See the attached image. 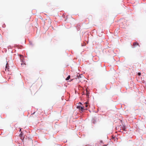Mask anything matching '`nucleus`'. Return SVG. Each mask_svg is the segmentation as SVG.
<instances>
[{"instance_id": "nucleus-1", "label": "nucleus", "mask_w": 146, "mask_h": 146, "mask_svg": "<svg viewBox=\"0 0 146 146\" xmlns=\"http://www.w3.org/2000/svg\"><path fill=\"white\" fill-rule=\"evenodd\" d=\"M82 105V106H77V108L79 109L80 110H81L82 111L84 110H87V108H85L84 106H83Z\"/></svg>"}, {"instance_id": "nucleus-2", "label": "nucleus", "mask_w": 146, "mask_h": 146, "mask_svg": "<svg viewBox=\"0 0 146 146\" xmlns=\"http://www.w3.org/2000/svg\"><path fill=\"white\" fill-rule=\"evenodd\" d=\"M77 77L78 79H79L80 81L82 80V78H84V76L82 74H79L78 75H77Z\"/></svg>"}, {"instance_id": "nucleus-4", "label": "nucleus", "mask_w": 146, "mask_h": 146, "mask_svg": "<svg viewBox=\"0 0 146 146\" xmlns=\"http://www.w3.org/2000/svg\"><path fill=\"white\" fill-rule=\"evenodd\" d=\"M9 66L8 65L7 63L5 66V70L6 71H9Z\"/></svg>"}, {"instance_id": "nucleus-11", "label": "nucleus", "mask_w": 146, "mask_h": 146, "mask_svg": "<svg viewBox=\"0 0 146 146\" xmlns=\"http://www.w3.org/2000/svg\"><path fill=\"white\" fill-rule=\"evenodd\" d=\"M138 74L139 76H140L141 75V73L140 72H139L138 73Z\"/></svg>"}, {"instance_id": "nucleus-7", "label": "nucleus", "mask_w": 146, "mask_h": 146, "mask_svg": "<svg viewBox=\"0 0 146 146\" xmlns=\"http://www.w3.org/2000/svg\"><path fill=\"white\" fill-rule=\"evenodd\" d=\"M46 21L48 22V24L49 25H50L51 23V21L50 19H48L46 20Z\"/></svg>"}, {"instance_id": "nucleus-3", "label": "nucleus", "mask_w": 146, "mask_h": 146, "mask_svg": "<svg viewBox=\"0 0 146 146\" xmlns=\"http://www.w3.org/2000/svg\"><path fill=\"white\" fill-rule=\"evenodd\" d=\"M133 46H134V48L137 47V46H139V44L136 42H134L133 43Z\"/></svg>"}, {"instance_id": "nucleus-8", "label": "nucleus", "mask_w": 146, "mask_h": 146, "mask_svg": "<svg viewBox=\"0 0 146 146\" xmlns=\"http://www.w3.org/2000/svg\"><path fill=\"white\" fill-rule=\"evenodd\" d=\"M126 128L125 126H123L122 127V129L124 131H126Z\"/></svg>"}, {"instance_id": "nucleus-6", "label": "nucleus", "mask_w": 146, "mask_h": 146, "mask_svg": "<svg viewBox=\"0 0 146 146\" xmlns=\"http://www.w3.org/2000/svg\"><path fill=\"white\" fill-rule=\"evenodd\" d=\"M19 136L21 138V139L22 140L23 139L24 137H23V134H22V132H21V133L20 134V135H19Z\"/></svg>"}, {"instance_id": "nucleus-12", "label": "nucleus", "mask_w": 146, "mask_h": 146, "mask_svg": "<svg viewBox=\"0 0 146 146\" xmlns=\"http://www.w3.org/2000/svg\"><path fill=\"white\" fill-rule=\"evenodd\" d=\"M21 129H20V131H21Z\"/></svg>"}, {"instance_id": "nucleus-10", "label": "nucleus", "mask_w": 146, "mask_h": 146, "mask_svg": "<svg viewBox=\"0 0 146 146\" xmlns=\"http://www.w3.org/2000/svg\"><path fill=\"white\" fill-rule=\"evenodd\" d=\"M86 92H87V93H86V94H87V96L88 97V96H89V93L88 92L87 90H86Z\"/></svg>"}, {"instance_id": "nucleus-13", "label": "nucleus", "mask_w": 146, "mask_h": 146, "mask_svg": "<svg viewBox=\"0 0 146 146\" xmlns=\"http://www.w3.org/2000/svg\"><path fill=\"white\" fill-rule=\"evenodd\" d=\"M80 104H81V103H80Z\"/></svg>"}, {"instance_id": "nucleus-5", "label": "nucleus", "mask_w": 146, "mask_h": 146, "mask_svg": "<svg viewBox=\"0 0 146 146\" xmlns=\"http://www.w3.org/2000/svg\"><path fill=\"white\" fill-rule=\"evenodd\" d=\"M84 106H84L85 108H87V107L88 106V102H86L84 104Z\"/></svg>"}, {"instance_id": "nucleus-9", "label": "nucleus", "mask_w": 146, "mask_h": 146, "mask_svg": "<svg viewBox=\"0 0 146 146\" xmlns=\"http://www.w3.org/2000/svg\"><path fill=\"white\" fill-rule=\"evenodd\" d=\"M70 78V76L69 75L68 76V77L66 78V80H69Z\"/></svg>"}]
</instances>
